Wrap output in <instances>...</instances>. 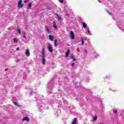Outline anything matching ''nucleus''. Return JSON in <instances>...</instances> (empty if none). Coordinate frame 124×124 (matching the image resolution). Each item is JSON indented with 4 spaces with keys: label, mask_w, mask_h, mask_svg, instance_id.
<instances>
[{
    "label": "nucleus",
    "mask_w": 124,
    "mask_h": 124,
    "mask_svg": "<svg viewBox=\"0 0 124 124\" xmlns=\"http://www.w3.org/2000/svg\"><path fill=\"white\" fill-rule=\"evenodd\" d=\"M26 55L27 57H30L31 53H30V50L29 49H27L26 50Z\"/></svg>",
    "instance_id": "39448f33"
},
{
    "label": "nucleus",
    "mask_w": 124,
    "mask_h": 124,
    "mask_svg": "<svg viewBox=\"0 0 124 124\" xmlns=\"http://www.w3.org/2000/svg\"><path fill=\"white\" fill-rule=\"evenodd\" d=\"M81 45L82 46H84V44L85 43V42L84 41V38H81Z\"/></svg>",
    "instance_id": "ddd939ff"
},
{
    "label": "nucleus",
    "mask_w": 124,
    "mask_h": 124,
    "mask_svg": "<svg viewBox=\"0 0 124 124\" xmlns=\"http://www.w3.org/2000/svg\"><path fill=\"white\" fill-rule=\"evenodd\" d=\"M99 124H103V123H100Z\"/></svg>",
    "instance_id": "473e14b6"
},
{
    "label": "nucleus",
    "mask_w": 124,
    "mask_h": 124,
    "mask_svg": "<svg viewBox=\"0 0 124 124\" xmlns=\"http://www.w3.org/2000/svg\"><path fill=\"white\" fill-rule=\"evenodd\" d=\"M87 32H88V33H89V34L90 33H91V31H90L89 30H88Z\"/></svg>",
    "instance_id": "a878e982"
},
{
    "label": "nucleus",
    "mask_w": 124,
    "mask_h": 124,
    "mask_svg": "<svg viewBox=\"0 0 124 124\" xmlns=\"http://www.w3.org/2000/svg\"><path fill=\"white\" fill-rule=\"evenodd\" d=\"M99 2H101V1L100 0H98Z\"/></svg>",
    "instance_id": "2f4dec72"
},
{
    "label": "nucleus",
    "mask_w": 124,
    "mask_h": 124,
    "mask_svg": "<svg viewBox=\"0 0 124 124\" xmlns=\"http://www.w3.org/2000/svg\"><path fill=\"white\" fill-rule=\"evenodd\" d=\"M14 104H15V105H16V106H19V104H18L17 102H15Z\"/></svg>",
    "instance_id": "6ab92c4d"
},
{
    "label": "nucleus",
    "mask_w": 124,
    "mask_h": 124,
    "mask_svg": "<svg viewBox=\"0 0 124 124\" xmlns=\"http://www.w3.org/2000/svg\"><path fill=\"white\" fill-rule=\"evenodd\" d=\"M33 93V92H32V91H31L30 93V94H31V95H32Z\"/></svg>",
    "instance_id": "393cba45"
},
{
    "label": "nucleus",
    "mask_w": 124,
    "mask_h": 124,
    "mask_svg": "<svg viewBox=\"0 0 124 124\" xmlns=\"http://www.w3.org/2000/svg\"><path fill=\"white\" fill-rule=\"evenodd\" d=\"M74 63H73L72 64V66H74Z\"/></svg>",
    "instance_id": "c85d7f7f"
},
{
    "label": "nucleus",
    "mask_w": 124,
    "mask_h": 124,
    "mask_svg": "<svg viewBox=\"0 0 124 124\" xmlns=\"http://www.w3.org/2000/svg\"><path fill=\"white\" fill-rule=\"evenodd\" d=\"M19 50H20V48H19V47H17L16 48V51H19Z\"/></svg>",
    "instance_id": "bb28decb"
},
{
    "label": "nucleus",
    "mask_w": 124,
    "mask_h": 124,
    "mask_svg": "<svg viewBox=\"0 0 124 124\" xmlns=\"http://www.w3.org/2000/svg\"><path fill=\"white\" fill-rule=\"evenodd\" d=\"M46 61L45 60V53H44V48L43 49L42 51V63L45 64Z\"/></svg>",
    "instance_id": "f257e3e1"
},
{
    "label": "nucleus",
    "mask_w": 124,
    "mask_h": 124,
    "mask_svg": "<svg viewBox=\"0 0 124 124\" xmlns=\"http://www.w3.org/2000/svg\"><path fill=\"white\" fill-rule=\"evenodd\" d=\"M49 40H51L52 41H53V40H54V36L49 35Z\"/></svg>",
    "instance_id": "6e6552de"
},
{
    "label": "nucleus",
    "mask_w": 124,
    "mask_h": 124,
    "mask_svg": "<svg viewBox=\"0 0 124 124\" xmlns=\"http://www.w3.org/2000/svg\"><path fill=\"white\" fill-rule=\"evenodd\" d=\"M23 37L24 38H27V36H26V32H23Z\"/></svg>",
    "instance_id": "a211bd4d"
},
{
    "label": "nucleus",
    "mask_w": 124,
    "mask_h": 124,
    "mask_svg": "<svg viewBox=\"0 0 124 124\" xmlns=\"http://www.w3.org/2000/svg\"><path fill=\"white\" fill-rule=\"evenodd\" d=\"M32 5V3H30L28 6H27V9H30V8L31 7Z\"/></svg>",
    "instance_id": "1a4fd4ad"
},
{
    "label": "nucleus",
    "mask_w": 124,
    "mask_h": 124,
    "mask_svg": "<svg viewBox=\"0 0 124 124\" xmlns=\"http://www.w3.org/2000/svg\"><path fill=\"white\" fill-rule=\"evenodd\" d=\"M22 0H19V1H18V8H22V7H23V6H24L23 4H22Z\"/></svg>",
    "instance_id": "7ed1b4c3"
},
{
    "label": "nucleus",
    "mask_w": 124,
    "mask_h": 124,
    "mask_svg": "<svg viewBox=\"0 0 124 124\" xmlns=\"http://www.w3.org/2000/svg\"><path fill=\"white\" fill-rule=\"evenodd\" d=\"M82 26L83 28H84V29H86L87 28V24H86V23H85L84 22H82Z\"/></svg>",
    "instance_id": "2eb2a0df"
},
{
    "label": "nucleus",
    "mask_w": 124,
    "mask_h": 124,
    "mask_svg": "<svg viewBox=\"0 0 124 124\" xmlns=\"http://www.w3.org/2000/svg\"><path fill=\"white\" fill-rule=\"evenodd\" d=\"M46 31L48 34H51V31H50V30L49 29V27H48L47 26L46 27Z\"/></svg>",
    "instance_id": "0eeeda50"
},
{
    "label": "nucleus",
    "mask_w": 124,
    "mask_h": 124,
    "mask_svg": "<svg viewBox=\"0 0 124 124\" xmlns=\"http://www.w3.org/2000/svg\"><path fill=\"white\" fill-rule=\"evenodd\" d=\"M75 59H74L73 60V62H75Z\"/></svg>",
    "instance_id": "7c9ffc66"
},
{
    "label": "nucleus",
    "mask_w": 124,
    "mask_h": 124,
    "mask_svg": "<svg viewBox=\"0 0 124 124\" xmlns=\"http://www.w3.org/2000/svg\"><path fill=\"white\" fill-rule=\"evenodd\" d=\"M54 46H58V40L57 39L54 40Z\"/></svg>",
    "instance_id": "4468645a"
},
{
    "label": "nucleus",
    "mask_w": 124,
    "mask_h": 124,
    "mask_svg": "<svg viewBox=\"0 0 124 124\" xmlns=\"http://www.w3.org/2000/svg\"><path fill=\"white\" fill-rule=\"evenodd\" d=\"M69 52H70V50L69 49H68L65 54L66 58H67V57H68V56H69Z\"/></svg>",
    "instance_id": "9b49d317"
},
{
    "label": "nucleus",
    "mask_w": 124,
    "mask_h": 124,
    "mask_svg": "<svg viewBox=\"0 0 124 124\" xmlns=\"http://www.w3.org/2000/svg\"><path fill=\"white\" fill-rule=\"evenodd\" d=\"M97 120V116H94L93 117V122H94V121H96Z\"/></svg>",
    "instance_id": "f3484780"
},
{
    "label": "nucleus",
    "mask_w": 124,
    "mask_h": 124,
    "mask_svg": "<svg viewBox=\"0 0 124 124\" xmlns=\"http://www.w3.org/2000/svg\"><path fill=\"white\" fill-rule=\"evenodd\" d=\"M60 19H61L60 18H59V20H60Z\"/></svg>",
    "instance_id": "72a5a7b5"
},
{
    "label": "nucleus",
    "mask_w": 124,
    "mask_h": 124,
    "mask_svg": "<svg viewBox=\"0 0 124 124\" xmlns=\"http://www.w3.org/2000/svg\"><path fill=\"white\" fill-rule=\"evenodd\" d=\"M107 12H108V14H109V15H112V14L110 12H109V11H107Z\"/></svg>",
    "instance_id": "b1692460"
},
{
    "label": "nucleus",
    "mask_w": 124,
    "mask_h": 124,
    "mask_svg": "<svg viewBox=\"0 0 124 124\" xmlns=\"http://www.w3.org/2000/svg\"><path fill=\"white\" fill-rule=\"evenodd\" d=\"M29 1H30V0H25L24 1V2H25V3H27V2H29Z\"/></svg>",
    "instance_id": "4be33fe9"
},
{
    "label": "nucleus",
    "mask_w": 124,
    "mask_h": 124,
    "mask_svg": "<svg viewBox=\"0 0 124 124\" xmlns=\"http://www.w3.org/2000/svg\"><path fill=\"white\" fill-rule=\"evenodd\" d=\"M17 32L19 33V34H21V29L20 28H17L16 29Z\"/></svg>",
    "instance_id": "dca6fc26"
},
{
    "label": "nucleus",
    "mask_w": 124,
    "mask_h": 124,
    "mask_svg": "<svg viewBox=\"0 0 124 124\" xmlns=\"http://www.w3.org/2000/svg\"><path fill=\"white\" fill-rule=\"evenodd\" d=\"M83 39H84V40H85V41L87 40V39H86V38H83Z\"/></svg>",
    "instance_id": "c756f323"
},
{
    "label": "nucleus",
    "mask_w": 124,
    "mask_h": 124,
    "mask_svg": "<svg viewBox=\"0 0 124 124\" xmlns=\"http://www.w3.org/2000/svg\"><path fill=\"white\" fill-rule=\"evenodd\" d=\"M47 49L50 53L53 52V46L49 43L47 44Z\"/></svg>",
    "instance_id": "f03ea898"
},
{
    "label": "nucleus",
    "mask_w": 124,
    "mask_h": 124,
    "mask_svg": "<svg viewBox=\"0 0 124 124\" xmlns=\"http://www.w3.org/2000/svg\"><path fill=\"white\" fill-rule=\"evenodd\" d=\"M77 124V119L74 118V121L72 122V124Z\"/></svg>",
    "instance_id": "9d476101"
},
{
    "label": "nucleus",
    "mask_w": 124,
    "mask_h": 124,
    "mask_svg": "<svg viewBox=\"0 0 124 124\" xmlns=\"http://www.w3.org/2000/svg\"><path fill=\"white\" fill-rule=\"evenodd\" d=\"M84 52H85V53H87V52H88V50H87V49H85V50H84Z\"/></svg>",
    "instance_id": "cd10ccee"
},
{
    "label": "nucleus",
    "mask_w": 124,
    "mask_h": 124,
    "mask_svg": "<svg viewBox=\"0 0 124 124\" xmlns=\"http://www.w3.org/2000/svg\"><path fill=\"white\" fill-rule=\"evenodd\" d=\"M22 121L23 122L26 121L27 122V123H29V122H30V118L26 116L22 119Z\"/></svg>",
    "instance_id": "20e7f679"
},
{
    "label": "nucleus",
    "mask_w": 124,
    "mask_h": 124,
    "mask_svg": "<svg viewBox=\"0 0 124 124\" xmlns=\"http://www.w3.org/2000/svg\"><path fill=\"white\" fill-rule=\"evenodd\" d=\"M113 112H114V113H117V109H114V110H113Z\"/></svg>",
    "instance_id": "5701e85b"
},
{
    "label": "nucleus",
    "mask_w": 124,
    "mask_h": 124,
    "mask_svg": "<svg viewBox=\"0 0 124 124\" xmlns=\"http://www.w3.org/2000/svg\"><path fill=\"white\" fill-rule=\"evenodd\" d=\"M18 40H17V39L15 38L14 39V42H15V43H16V42H17Z\"/></svg>",
    "instance_id": "aec40b11"
},
{
    "label": "nucleus",
    "mask_w": 124,
    "mask_h": 124,
    "mask_svg": "<svg viewBox=\"0 0 124 124\" xmlns=\"http://www.w3.org/2000/svg\"><path fill=\"white\" fill-rule=\"evenodd\" d=\"M53 27L55 28V29H57V23L54 22L53 23Z\"/></svg>",
    "instance_id": "f8f14e48"
},
{
    "label": "nucleus",
    "mask_w": 124,
    "mask_h": 124,
    "mask_svg": "<svg viewBox=\"0 0 124 124\" xmlns=\"http://www.w3.org/2000/svg\"><path fill=\"white\" fill-rule=\"evenodd\" d=\"M70 36L72 39H74V38H75V35L74 34V32H73V31H71Z\"/></svg>",
    "instance_id": "423d86ee"
},
{
    "label": "nucleus",
    "mask_w": 124,
    "mask_h": 124,
    "mask_svg": "<svg viewBox=\"0 0 124 124\" xmlns=\"http://www.w3.org/2000/svg\"><path fill=\"white\" fill-rule=\"evenodd\" d=\"M61 3H63V0H58Z\"/></svg>",
    "instance_id": "412c9836"
}]
</instances>
